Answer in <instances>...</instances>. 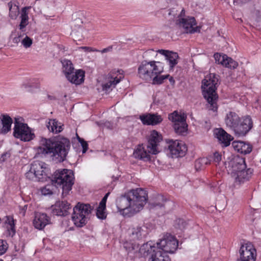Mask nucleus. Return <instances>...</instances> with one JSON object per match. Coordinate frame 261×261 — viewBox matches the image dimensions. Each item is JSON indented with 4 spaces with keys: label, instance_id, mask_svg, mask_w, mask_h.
Masks as SVG:
<instances>
[{
    "label": "nucleus",
    "instance_id": "44",
    "mask_svg": "<svg viewBox=\"0 0 261 261\" xmlns=\"http://www.w3.org/2000/svg\"><path fill=\"white\" fill-rule=\"evenodd\" d=\"M8 248V245L7 242L3 240H0V256L4 254Z\"/></svg>",
    "mask_w": 261,
    "mask_h": 261
},
{
    "label": "nucleus",
    "instance_id": "2",
    "mask_svg": "<svg viewBox=\"0 0 261 261\" xmlns=\"http://www.w3.org/2000/svg\"><path fill=\"white\" fill-rule=\"evenodd\" d=\"M70 148L69 140L65 138L46 139L42 137L37 148L38 153L50 154L56 162H62L66 160Z\"/></svg>",
    "mask_w": 261,
    "mask_h": 261
},
{
    "label": "nucleus",
    "instance_id": "22",
    "mask_svg": "<svg viewBox=\"0 0 261 261\" xmlns=\"http://www.w3.org/2000/svg\"><path fill=\"white\" fill-rule=\"evenodd\" d=\"M253 170L251 168H245L240 170L233 178L236 182L241 184L248 181L252 177Z\"/></svg>",
    "mask_w": 261,
    "mask_h": 261
},
{
    "label": "nucleus",
    "instance_id": "38",
    "mask_svg": "<svg viewBox=\"0 0 261 261\" xmlns=\"http://www.w3.org/2000/svg\"><path fill=\"white\" fill-rule=\"evenodd\" d=\"M106 206L101 207V205L98 206L96 211V216L100 219H105L107 217L106 214Z\"/></svg>",
    "mask_w": 261,
    "mask_h": 261
},
{
    "label": "nucleus",
    "instance_id": "30",
    "mask_svg": "<svg viewBox=\"0 0 261 261\" xmlns=\"http://www.w3.org/2000/svg\"><path fill=\"white\" fill-rule=\"evenodd\" d=\"M62 64V71L67 78L69 74L74 73V68L71 61L69 60L64 59L61 61Z\"/></svg>",
    "mask_w": 261,
    "mask_h": 261
},
{
    "label": "nucleus",
    "instance_id": "57",
    "mask_svg": "<svg viewBox=\"0 0 261 261\" xmlns=\"http://www.w3.org/2000/svg\"><path fill=\"white\" fill-rule=\"evenodd\" d=\"M169 81L170 82V83L172 84H173L175 82L173 78L172 77H170V79H169Z\"/></svg>",
    "mask_w": 261,
    "mask_h": 261
},
{
    "label": "nucleus",
    "instance_id": "59",
    "mask_svg": "<svg viewBox=\"0 0 261 261\" xmlns=\"http://www.w3.org/2000/svg\"><path fill=\"white\" fill-rule=\"evenodd\" d=\"M182 14H185V11L184 10H182L181 12V15H182Z\"/></svg>",
    "mask_w": 261,
    "mask_h": 261
},
{
    "label": "nucleus",
    "instance_id": "48",
    "mask_svg": "<svg viewBox=\"0 0 261 261\" xmlns=\"http://www.w3.org/2000/svg\"><path fill=\"white\" fill-rule=\"evenodd\" d=\"M78 139L83 148V153H85L88 148V144L83 139L80 137H78Z\"/></svg>",
    "mask_w": 261,
    "mask_h": 261
},
{
    "label": "nucleus",
    "instance_id": "7",
    "mask_svg": "<svg viewBox=\"0 0 261 261\" xmlns=\"http://www.w3.org/2000/svg\"><path fill=\"white\" fill-rule=\"evenodd\" d=\"M93 208L89 204L79 202L73 208L72 220L75 226L82 227L85 225L88 221V216Z\"/></svg>",
    "mask_w": 261,
    "mask_h": 261
},
{
    "label": "nucleus",
    "instance_id": "18",
    "mask_svg": "<svg viewBox=\"0 0 261 261\" xmlns=\"http://www.w3.org/2000/svg\"><path fill=\"white\" fill-rule=\"evenodd\" d=\"M53 213L59 216H65L69 213L71 208L70 204L66 201H57L54 205L51 206Z\"/></svg>",
    "mask_w": 261,
    "mask_h": 261
},
{
    "label": "nucleus",
    "instance_id": "54",
    "mask_svg": "<svg viewBox=\"0 0 261 261\" xmlns=\"http://www.w3.org/2000/svg\"><path fill=\"white\" fill-rule=\"evenodd\" d=\"M105 126H106L108 128L112 129L113 128V124L110 122H106L105 123Z\"/></svg>",
    "mask_w": 261,
    "mask_h": 261
},
{
    "label": "nucleus",
    "instance_id": "16",
    "mask_svg": "<svg viewBox=\"0 0 261 261\" xmlns=\"http://www.w3.org/2000/svg\"><path fill=\"white\" fill-rule=\"evenodd\" d=\"M178 21L179 26L184 29L185 33L192 34L200 32L199 27H194L196 25V21L193 17L179 19Z\"/></svg>",
    "mask_w": 261,
    "mask_h": 261
},
{
    "label": "nucleus",
    "instance_id": "20",
    "mask_svg": "<svg viewBox=\"0 0 261 261\" xmlns=\"http://www.w3.org/2000/svg\"><path fill=\"white\" fill-rule=\"evenodd\" d=\"M140 119L144 125H154L161 123L163 119L157 114H146L140 116Z\"/></svg>",
    "mask_w": 261,
    "mask_h": 261
},
{
    "label": "nucleus",
    "instance_id": "28",
    "mask_svg": "<svg viewBox=\"0 0 261 261\" xmlns=\"http://www.w3.org/2000/svg\"><path fill=\"white\" fill-rule=\"evenodd\" d=\"M83 22L81 21V19L80 18L76 19L73 21L74 28H73L71 35L74 37L75 39H77L79 40H81L83 38V33L84 32V29L81 27L80 24H82Z\"/></svg>",
    "mask_w": 261,
    "mask_h": 261
},
{
    "label": "nucleus",
    "instance_id": "41",
    "mask_svg": "<svg viewBox=\"0 0 261 261\" xmlns=\"http://www.w3.org/2000/svg\"><path fill=\"white\" fill-rule=\"evenodd\" d=\"M169 77V75L158 76V74L154 75L153 79V83L154 84H161L163 83L164 80Z\"/></svg>",
    "mask_w": 261,
    "mask_h": 261
},
{
    "label": "nucleus",
    "instance_id": "3",
    "mask_svg": "<svg viewBox=\"0 0 261 261\" xmlns=\"http://www.w3.org/2000/svg\"><path fill=\"white\" fill-rule=\"evenodd\" d=\"M218 81V75L215 73H210L202 82L201 88L203 97L208 103V109L214 112L217 111L218 108L217 100L218 97L216 90Z\"/></svg>",
    "mask_w": 261,
    "mask_h": 261
},
{
    "label": "nucleus",
    "instance_id": "39",
    "mask_svg": "<svg viewBox=\"0 0 261 261\" xmlns=\"http://www.w3.org/2000/svg\"><path fill=\"white\" fill-rule=\"evenodd\" d=\"M187 225L186 222L182 219L178 218L174 222V227L178 229L182 230Z\"/></svg>",
    "mask_w": 261,
    "mask_h": 261
},
{
    "label": "nucleus",
    "instance_id": "56",
    "mask_svg": "<svg viewBox=\"0 0 261 261\" xmlns=\"http://www.w3.org/2000/svg\"><path fill=\"white\" fill-rule=\"evenodd\" d=\"M111 49H112V47H107V48H106L103 49L101 51V52L102 53H106V52H108V51H110Z\"/></svg>",
    "mask_w": 261,
    "mask_h": 261
},
{
    "label": "nucleus",
    "instance_id": "37",
    "mask_svg": "<svg viewBox=\"0 0 261 261\" xmlns=\"http://www.w3.org/2000/svg\"><path fill=\"white\" fill-rule=\"evenodd\" d=\"M123 247L129 253L137 250L139 246L136 243L126 242L123 244Z\"/></svg>",
    "mask_w": 261,
    "mask_h": 261
},
{
    "label": "nucleus",
    "instance_id": "21",
    "mask_svg": "<svg viewBox=\"0 0 261 261\" xmlns=\"http://www.w3.org/2000/svg\"><path fill=\"white\" fill-rule=\"evenodd\" d=\"M158 52L165 56L170 68H173L178 63L179 56L177 53L165 49H159Z\"/></svg>",
    "mask_w": 261,
    "mask_h": 261
},
{
    "label": "nucleus",
    "instance_id": "27",
    "mask_svg": "<svg viewBox=\"0 0 261 261\" xmlns=\"http://www.w3.org/2000/svg\"><path fill=\"white\" fill-rule=\"evenodd\" d=\"M85 72L81 69L76 70L72 74H69L66 78L71 83L80 85L84 81Z\"/></svg>",
    "mask_w": 261,
    "mask_h": 261
},
{
    "label": "nucleus",
    "instance_id": "51",
    "mask_svg": "<svg viewBox=\"0 0 261 261\" xmlns=\"http://www.w3.org/2000/svg\"><path fill=\"white\" fill-rule=\"evenodd\" d=\"M254 14L256 17V20L257 21H259L261 17V11L259 10H255L254 11Z\"/></svg>",
    "mask_w": 261,
    "mask_h": 261
},
{
    "label": "nucleus",
    "instance_id": "35",
    "mask_svg": "<svg viewBox=\"0 0 261 261\" xmlns=\"http://www.w3.org/2000/svg\"><path fill=\"white\" fill-rule=\"evenodd\" d=\"M144 231L140 226H137L131 230V237L134 240H140L144 235Z\"/></svg>",
    "mask_w": 261,
    "mask_h": 261
},
{
    "label": "nucleus",
    "instance_id": "15",
    "mask_svg": "<svg viewBox=\"0 0 261 261\" xmlns=\"http://www.w3.org/2000/svg\"><path fill=\"white\" fill-rule=\"evenodd\" d=\"M32 170L35 172L40 181H45L48 177L47 165L44 162L35 161L31 165Z\"/></svg>",
    "mask_w": 261,
    "mask_h": 261
},
{
    "label": "nucleus",
    "instance_id": "4",
    "mask_svg": "<svg viewBox=\"0 0 261 261\" xmlns=\"http://www.w3.org/2000/svg\"><path fill=\"white\" fill-rule=\"evenodd\" d=\"M162 140V136L157 131L152 130L148 140L147 145L148 151H147L145 149L143 144L139 145L134 151V157L144 161L150 160V153L156 154L159 152L158 146Z\"/></svg>",
    "mask_w": 261,
    "mask_h": 261
},
{
    "label": "nucleus",
    "instance_id": "23",
    "mask_svg": "<svg viewBox=\"0 0 261 261\" xmlns=\"http://www.w3.org/2000/svg\"><path fill=\"white\" fill-rule=\"evenodd\" d=\"M216 138L223 147H227L230 144L233 138L222 128L217 129L215 132Z\"/></svg>",
    "mask_w": 261,
    "mask_h": 261
},
{
    "label": "nucleus",
    "instance_id": "50",
    "mask_svg": "<svg viewBox=\"0 0 261 261\" xmlns=\"http://www.w3.org/2000/svg\"><path fill=\"white\" fill-rule=\"evenodd\" d=\"M79 49H83L86 52H98L99 50L88 46H81L79 47Z\"/></svg>",
    "mask_w": 261,
    "mask_h": 261
},
{
    "label": "nucleus",
    "instance_id": "34",
    "mask_svg": "<svg viewBox=\"0 0 261 261\" xmlns=\"http://www.w3.org/2000/svg\"><path fill=\"white\" fill-rule=\"evenodd\" d=\"M8 5L9 8V16L12 19H16L19 13L18 7L12 2H9Z\"/></svg>",
    "mask_w": 261,
    "mask_h": 261
},
{
    "label": "nucleus",
    "instance_id": "17",
    "mask_svg": "<svg viewBox=\"0 0 261 261\" xmlns=\"http://www.w3.org/2000/svg\"><path fill=\"white\" fill-rule=\"evenodd\" d=\"M216 63L221 64L225 67L230 69H235L238 66L237 62L226 55H221L219 53H216L214 55Z\"/></svg>",
    "mask_w": 261,
    "mask_h": 261
},
{
    "label": "nucleus",
    "instance_id": "26",
    "mask_svg": "<svg viewBox=\"0 0 261 261\" xmlns=\"http://www.w3.org/2000/svg\"><path fill=\"white\" fill-rule=\"evenodd\" d=\"M241 118L235 112H229L226 114L225 122L226 126L232 130L239 121H241Z\"/></svg>",
    "mask_w": 261,
    "mask_h": 261
},
{
    "label": "nucleus",
    "instance_id": "12",
    "mask_svg": "<svg viewBox=\"0 0 261 261\" xmlns=\"http://www.w3.org/2000/svg\"><path fill=\"white\" fill-rule=\"evenodd\" d=\"M238 261H255L256 257V249L250 243L242 245L239 251Z\"/></svg>",
    "mask_w": 261,
    "mask_h": 261
},
{
    "label": "nucleus",
    "instance_id": "60",
    "mask_svg": "<svg viewBox=\"0 0 261 261\" xmlns=\"http://www.w3.org/2000/svg\"><path fill=\"white\" fill-rule=\"evenodd\" d=\"M109 194H110V192H108V193H107L105 195V196H106L107 197H108V196H109Z\"/></svg>",
    "mask_w": 261,
    "mask_h": 261
},
{
    "label": "nucleus",
    "instance_id": "13",
    "mask_svg": "<svg viewBox=\"0 0 261 261\" xmlns=\"http://www.w3.org/2000/svg\"><path fill=\"white\" fill-rule=\"evenodd\" d=\"M156 246L166 253H173L177 248L178 242L173 236L169 235L157 243Z\"/></svg>",
    "mask_w": 261,
    "mask_h": 261
},
{
    "label": "nucleus",
    "instance_id": "43",
    "mask_svg": "<svg viewBox=\"0 0 261 261\" xmlns=\"http://www.w3.org/2000/svg\"><path fill=\"white\" fill-rule=\"evenodd\" d=\"M6 223H7L9 226V228L14 233L15 232V224L13 218L10 216H6Z\"/></svg>",
    "mask_w": 261,
    "mask_h": 261
},
{
    "label": "nucleus",
    "instance_id": "58",
    "mask_svg": "<svg viewBox=\"0 0 261 261\" xmlns=\"http://www.w3.org/2000/svg\"><path fill=\"white\" fill-rule=\"evenodd\" d=\"M47 97L48 99H49L50 100H54L55 99L54 96L49 95H47Z\"/></svg>",
    "mask_w": 261,
    "mask_h": 261
},
{
    "label": "nucleus",
    "instance_id": "9",
    "mask_svg": "<svg viewBox=\"0 0 261 261\" xmlns=\"http://www.w3.org/2000/svg\"><path fill=\"white\" fill-rule=\"evenodd\" d=\"M168 119L173 123V127L176 134L180 135L187 134L188 125L186 122L187 115L185 114H179L175 111L169 114Z\"/></svg>",
    "mask_w": 261,
    "mask_h": 261
},
{
    "label": "nucleus",
    "instance_id": "24",
    "mask_svg": "<svg viewBox=\"0 0 261 261\" xmlns=\"http://www.w3.org/2000/svg\"><path fill=\"white\" fill-rule=\"evenodd\" d=\"M49 218L46 214L38 213L35 215L33 224L36 228L41 230L49 223Z\"/></svg>",
    "mask_w": 261,
    "mask_h": 261
},
{
    "label": "nucleus",
    "instance_id": "25",
    "mask_svg": "<svg viewBox=\"0 0 261 261\" xmlns=\"http://www.w3.org/2000/svg\"><path fill=\"white\" fill-rule=\"evenodd\" d=\"M232 147L238 152L244 154L250 153L252 149V147L250 144L240 141H233L232 143Z\"/></svg>",
    "mask_w": 261,
    "mask_h": 261
},
{
    "label": "nucleus",
    "instance_id": "10",
    "mask_svg": "<svg viewBox=\"0 0 261 261\" xmlns=\"http://www.w3.org/2000/svg\"><path fill=\"white\" fill-rule=\"evenodd\" d=\"M225 168L228 174L233 177L240 170L246 168L244 158L239 155H231L225 162Z\"/></svg>",
    "mask_w": 261,
    "mask_h": 261
},
{
    "label": "nucleus",
    "instance_id": "33",
    "mask_svg": "<svg viewBox=\"0 0 261 261\" xmlns=\"http://www.w3.org/2000/svg\"><path fill=\"white\" fill-rule=\"evenodd\" d=\"M171 202L165 200L163 196L159 195L156 198V201L150 204V208H162L166 207Z\"/></svg>",
    "mask_w": 261,
    "mask_h": 261
},
{
    "label": "nucleus",
    "instance_id": "31",
    "mask_svg": "<svg viewBox=\"0 0 261 261\" xmlns=\"http://www.w3.org/2000/svg\"><path fill=\"white\" fill-rule=\"evenodd\" d=\"M27 10V7L23 8L20 16L21 21L19 25V29L22 32L25 31V27L29 24V16Z\"/></svg>",
    "mask_w": 261,
    "mask_h": 261
},
{
    "label": "nucleus",
    "instance_id": "6",
    "mask_svg": "<svg viewBox=\"0 0 261 261\" xmlns=\"http://www.w3.org/2000/svg\"><path fill=\"white\" fill-rule=\"evenodd\" d=\"M140 252L144 256L148 257V261H170L169 256L159 247L147 242L141 246Z\"/></svg>",
    "mask_w": 261,
    "mask_h": 261
},
{
    "label": "nucleus",
    "instance_id": "49",
    "mask_svg": "<svg viewBox=\"0 0 261 261\" xmlns=\"http://www.w3.org/2000/svg\"><path fill=\"white\" fill-rule=\"evenodd\" d=\"M222 155L218 152H216L213 154V162L217 164H219L221 161Z\"/></svg>",
    "mask_w": 261,
    "mask_h": 261
},
{
    "label": "nucleus",
    "instance_id": "45",
    "mask_svg": "<svg viewBox=\"0 0 261 261\" xmlns=\"http://www.w3.org/2000/svg\"><path fill=\"white\" fill-rule=\"evenodd\" d=\"M207 163V159L203 158L200 159L196 161L195 163V167L196 169L197 170L198 169H200L201 168V165L203 164H206Z\"/></svg>",
    "mask_w": 261,
    "mask_h": 261
},
{
    "label": "nucleus",
    "instance_id": "55",
    "mask_svg": "<svg viewBox=\"0 0 261 261\" xmlns=\"http://www.w3.org/2000/svg\"><path fill=\"white\" fill-rule=\"evenodd\" d=\"M20 36H19L18 37H14L13 39V42L15 43H18L20 39Z\"/></svg>",
    "mask_w": 261,
    "mask_h": 261
},
{
    "label": "nucleus",
    "instance_id": "29",
    "mask_svg": "<svg viewBox=\"0 0 261 261\" xmlns=\"http://www.w3.org/2000/svg\"><path fill=\"white\" fill-rule=\"evenodd\" d=\"M1 116L2 117L1 119L2 127L0 132L1 134H6L11 130L13 120L9 115L6 114H2Z\"/></svg>",
    "mask_w": 261,
    "mask_h": 261
},
{
    "label": "nucleus",
    "instance_id": "5",
    "mask_svg": "<svg viewBox=\"0 0 261 261\" xmlns=\"http://www.w3.org/2000/svg\"><path fill=\"white\" fill-rule=\"evenodd\" d=\"M54 178L52 179L56 186H61L62 188V195L66 196L72 189L74 184V174L72 171L66 169L57 170L54 173Z\"/></svg>",
    "mask_w": 261,
    "mask_h": 261
},
{
    "label": "nucleus",
    "instance_id": "19",
    "mask_svg": "<svg viewBox=\"0 0 261 261\" xmlns=\"http://www.w3.org/2000/svg\"><path fill=\"white\" fill-rule=\"evenodd\" d=\"M152 64L153 62H143L141 63L138 68V73L140 77L146 80L152 79Z\"/></svg>",
    "mask_w": 261,
    "mask_h": 261
},
{
    "label": "nucleus",
    "instance_id": "42",
    "mask_svg": "<svg viewBox=\"0 0 261 261\" xmlns=\"http://www.w3.org/2000/svg\"><path fill=\"white\" fill-rule=\"evenodd\" d=\"M153 62V64H152V74L153 77L157 74H160L163 71V68L162 67H160V65H156L155 64V63H158L159 64H161L160 62Z\"/></svg>",
    "mask_w": 261,
    "mask_h": 261
},
{
    "label": "nucleus",
    "instance_id": "61",
    "mask_svg": "<svg viewBox=\"0 0 261 261\" xmlns=\"http://www.w3.org/2000/svg\"><path fill=\"white\" fill-rule=\"evenodd\" d=\"M103 198L107 200L108 197L105 195V196Z\"/></svg>",
    "mask_w": 261,
    "mask_h": 261
},
{
    "label": "nucleus",
    "instance_id": "8",
    "mask_svg": "<svg viewBox=\"0 0 261 261\" xmlns=\"http://www.w3.org/2000/svg\"><path fill=\"white\" fill-rule=\"evenodd\" d=\"M13 136L23 142H29L35 137L34 131L26 123L19 121L18 118L15 119Z\"/></svg>",
    "mask_w": 261,
    "mask_h": 261
},
{
    "label": "nucleus",
    "instance_id": "40",
    "mask_svg": "<svg viewBox=\"0 0 261 261\" xmlns=\"http://www.w3.org/2000/svg\"><path fill=\"white\" fill-rule=\"evenodd\" d=\"M25 177L31 181H40L35 172H33V170H32L31 166L29 171L25 173Z\"/></svg>",
    "mask_w": 261,
    "mask_h": 261
},
{
    "label": "nucleus",
    "instance_id": "32",
    "mask_svg": "<svg viewBox=\"0 0 261 261\" xmlns=\"http://www.w3.org/2000/svg\"><path fill=\"white\" fill-rule=\"evenodd\" d=\"M48 130L54 133H58L63 130V125L56 119H50L46 125Z\"/></svg>",
    "mask_w": 261,
    "mask_h": 261
},
{
    "label": "nucleus",
    "instance_id": "62",
    "mask_svg": "<svg viewBox=\"0 0 261 261\" xmlns=\"http://www.w3.org/2000/svg\"><path fill=\"white\" fill-rule=\"evenodd\" d=\"M0 261H4L2 259H0Z\"/></svg>",
    "mask_w": 261,
    "mask_h": 261
},
{
    "label": "nucleus",
    "instance_id": "46",
    "mask_svg": "<svg viewBox=\"0 0 261 261\" xmlns=\"http://www.w3.org/2000/svg\"><path fill=\"white\" fill-rule=\"evenodd\" d=\"M22 44L25 48L30 47L32 44V40L28 36H26L22 40Z\"/></svg>",
    "mask_w": 261,
    "mask_h": 261
},
{
    "label": "nucleus",
    "instance_id": "1",
    "mask_svg": "<svg viewBox=\"0 0 261 261\" xmlns=\"http://www.w3.org/2000/svg\"><path fill=\"white\" fill-rule=\"evenodd\" d=\"M148 195L141 188L133 189L116 200L118 211L125 217H131L140 212L146 203Z\"/></svg>",
    "mask_w": 261,
    "mask_h": 261
},
{
    "label": "nucleus",
    "instance_id": "52",
    "mask_svg": "<svg viewBox=\"0 0 261 261\" xmlns=\"http://www.w3.org/2000/svg\"><path fill=\"white\" fill-rule=\"evenodd\" d=\"M251 0H234V2L239 4H246L250 1H251Z\"/></svg>",
    "mask_w": 261,
    "mask_h": 261
},
{
    "label": "nucleus",
    "instance_id": "14",
    "mask_svg": "<svg viewBox=\"0 0 261 261\" xmlns=\"http://www.w3.org/2000/svg\"><path fill=\"white\" fill-rule=\"evenodd\" d=\"M168 149L172 157H182L187 151V147L183 142L179 140H170L168 142Z\"/></svg>",
    "mask_w": 261,
    "mask_h": 261
},
{
    "label": "nucleus",
    "instance_id": "47",
    "mask_svg": "<svg viewBox=\"0 0 261 261\" xmlns=\"http://www.w3.org/2000/svg\"><path fill=\"white\" fill-rule=\"evenodd\" d=\"M50 186H46L40 189V192L43 195H51L53 194L52 190L50 189Z\"/></svg>",
    "mask_w": 261,
    "mask_h": 261
},
{
    "label": "nucleus",
    "instance_id": "53",
    "mask_svg": "<svg viewBox=\"0 0 261 261\" xmlns=\"http://www.w3.org/2000/svg\"><path fill=\"white\" fill-rule=\"evenodd\" d=\"M106 202H107V199L102 198V199H101V201L100 202L99 205H101V207H103L104 206H106Z\"/></svg>",
    "mask_w": 261,
    "mask_h": 261
},
{
    "label": "nucleus",
    "instance_id": "11",
    "mask_svg": "<svg viewBox=\"0 0 261 261\" xmlns=\"http://www.w3.org/2000/svg\"><path fill=\"white\" fill-rule=\"evenodd\" d=\"M253 121L249 116L242 117L232 131L238 137H244L251 129Z\"/></svg>",
    "mask_w": 261,
    "mask_h": 261
},
{
    "label": "nucleus",
    "instance_id": "36",
    "mask_svg": "<svg viewBox=\"0 0 261 261\" xmlns=\"http://www.w3.org/2000/svg\"><path fill=\"white\" fill-rule=\"evenodd\" d=\"M120 82V79L115 78L113 81H110L106 84L102 85V90L108 91L111 90L112 87H114L117 84Z\"/></svg>",
    "mask_w": 261,
    "mask_h": 261
}]
</instances>
